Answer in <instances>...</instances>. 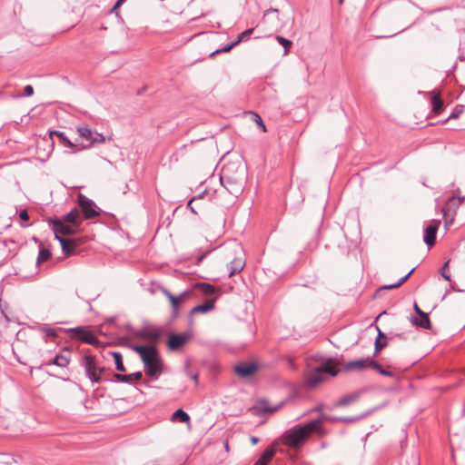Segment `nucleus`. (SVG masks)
<instances>
[{"instance_id":"obj_1","label":"nucleus","mask_w":465,"mask_h":465,"mask_svg":"<svg viewBox=\"0 0 465 465\" xmlns=\"http://www.w3.org/2000/svg\"><path fill=\"white\" fill-rule=\"evenodd\" d=\"M220 181L229 193L239 196L243 192L246 181L245 166L237 163L226 164L222 170Z\"/></svg>"},{"instance_id":"obj_2","label":"nucleus","mask_w":465,"mask_h":465,"mask_svg":"<svg viewBox=\"0 0 465 465\" xmlns=\"http://www.w3.org/2000/svg\"><path fill=\"white\" fill-rule=\"evenodd\" d=\"M321 425L320 420H314L306 425H297L284 432L282 437V443L289 447H297L302 443Z\"/></svg>"},{"instance_id":"obj_3","label":"nucleus","mask_w":465,"mask_h":465,"mask_svg":"<svg viewBox=\"0 0 465 465\" xmlns=\"http://www.w3.org/2000/svg\"><path fill=\"white\" fill-rule=\"evenodd\" d=\"M338 373L339 370L335 366L334 360L328 358L321 366L307 371L305 373L306 385L311 388L315 387L323 381L325 374L335 377Z\"/></svg>"},{"instance_id":"obj_4","label":"nucleus","mask_w":465,"mask_h":465,"mask_svg":"<svg viewBox=\"0 0 465 465\" xmlns=\"http://www.w3.org/2000/svg\"><path fill=\"white\" fill-rule=\"evenodd\" d=\"M81 366L84 367L86 376L93 383L100 382V374L104 369L98 366L95 356L85 354L81 361Z\"/></svg>"},{"instance_id":"obj_5","label":"nucleus","mask_w":465,"mask_h":465,"mask_svg":"<svg viewBox=\"0 0 465 465\" xmlns=\"http://www.w3.org/2000/svg\"><path fill=\"white\" fill-rule=\"evenodd\" d=\"M144 365V372L147 376L157 379L162 368L161 360L157 349H153L142 360Z\"/></svg>"},{"instance_id":"obj_6","label":"nucleus","mask_w":465,"mask_h":465,"mask_svg":"<svg viewBox=\"0 0 465 465\" xmlns=\"http://www.w3.org/2000/svg\"><path fill=\"white\" fill-rule=\"evenodd\" d=\"M77 203L80 206L85 219H92L100 214V209L96 206L94 202L86 197L84 194H78Z\"/></svg>"},{"instance_id":"obj_7","label":"nucleus","mask_w":465,"mask_h":465,"mask_svg":"<svg viewBox=\"0 0 465 465\" xmlns=\"http://www.w3.org/2000/svg\"><path fill=\"white\" fill-rule=\"evenodd\" d=\"M76 131L79 136L90 144L92 143H103L105 141L104 136L102 134L93 131L88 125L83 124L76 127Z\"/></svg>"},{"instance_id":"obj_8","label":"nucleus","mask_w":465,"mask_h":465,"mask_svg":"<svg viewBox=\"0 0 465 465\" xmlns=\"http://www.w3.org/2000/svg\"><path fill=\"white\" fill-rule=\"evenodd\" d=\"M464 200L465 196L460 195V190L454 192L453 194L447 200L445 205L441 209L443 216H446L448 213L456 215L457 210L464 202Z\"/></svg>"},{"instance_id":"obj_9","label":"nucleus","mask_w":465,"mask_h":465,"mask_svg":"<svg viewBox=\"0 0 465 465\" xmlns=\"http://www.w3.org/2000/svg\"><path fill=\"white\" fill-rule=\"evenodd\" d=\"M278 9L269 8L267 9L262 15V24H266L268 25V29L270 30H280L282 28L283 25L280 21Z\"/></svg>"},{"instance_id":"obj_10","label":"nucleus","mask_w":465,"mask_h":465,"mask_svg":"<svg viewBox=\"0 0 465 465\" xmlns=\"http://www.w3.org/2000/svg\"><path fill=\"white\" fill-rule=\"evenodd\" d=\"M191 338L192 332L190 331L172 333L168 339V347L172 351H176L183 346Z\"/></svg>"},{"instance_id":"obj_11","label":"nucleus","mask_w":465,"mask_h":465,"mask_svg":"<svg viewBox=\"0 0 465 465\" xmlns=\"http://www.w3.org/2000/svg\"><path fill=\"white\" fill-rule=\"evenodd\" d=\"M54 236L72 235L75 232V227L72 224H65L60 220L54 221Z\"/></svg>"},{"instance_id":"obj_12","label":"nucleus","mask_w":465,"mask_h":465,"mask_svg":"<svg viewBox=\"0 0 465 465\" xmlns=\"http://www.w3.org/2000/svg\"><path fill=\"white\" fill-rule=\"evenodd\" d=\"M435 224H430L425 228L424 242L428 246H432L436 240V233L440 223V220H435Z\"/></svg>"},{"instance_id":"obj_13","label":"nucleus","mask_w":465,"mask_h":465,"mask_svg":"<svg viewBox=\"0 0 465 465\" xmlns=\"http://www.w3.org/2000/svg\"><path fill=\"white\" fill-rule=\"evenodd\" d=\"M71 331L76 333L82 341L92 345L97 342V338L94 335V333L89 331H85L83 327H75Z\"/></svg>"},{"instance_id":"obj_14","label":"nucleus","mask_w":465,"mask_h":465,"mask_svg":"<svg viewBox=\"0 0 465 465\" xmlns=\"http://www.w3.org/2000/svg\"><path fill=\"white\" fill-rule=\"evenodd\" d=\"M257 370L255 363H242L234 367V371L242 378H247L252 375Z\"/></svg>"},{"instance_id":"obj_15","label":"nucleus","mask_w":465,"mask_h":465,"mask_svg":"<svg viewBox=\"0 0 465 465\" xmlns=\"http://www.w3.org/2000/svg\"><path fill=\"white\" fill-rule=\"evenodd\" d=\"M372 360H373L372 358L367 357V358L351 361H349L346 363L345 369L346 370H355V369L362 370V369H366V368H371Z\"/></svg>"},{"instance_id":"obj_16","label":"nucleus","mask_w":465,"mask_h":465,"mask_svg":"<svg viewBox=\"0 0 465 465\" xmlns=\"http://www.w3.org/2000/svg\"><path fill=\"white\" fill-rule=\"evenodd\" d=\"M70 362V353L66 351V353L57 354L54 358L45 362V365H56L61 368H65Z\"/></svg>"},{"instance_id":"obj_17","label":"nucleus","mask_w":465,"mask_h":465,"mask_svg":"<svg viewBox=\"0 0 465 465\" xmlns=\"http://www.w3.org/2000/svg\"><path fill=\"white\" fill-rule=\"evenodd\" d=\"M54 237L60 242L62 251L65 255H71L74 252L75 244L72 240L65 239L61 235H56Z\"/></svg>"},{"instance_id":"obj_18","label":"nucleus","mask_w":465,"mask_h":465,"mask_svg":"<svg viewBox=\"0 0 465 465\" xmlns=\"http://www.w3.org/2000/svg\"><path fill=\"white\" fill-rule=\"evenodd\" d=\"M244 266H245V262H244V260L242 257L234 258L228 264V269H229V274L228 275H229V277H232L235 273L240 272L241 271H242Z\"/></svg>"},{"instance_id":"obj_19","label":"nucleus","mask_w":465,"mask_h":465,"mask_svg":"<svg viewBox=\"0 0 465 465\" xmlns=\"http://www.w3.org/2000/svg\"><path fill=\"white\" fill-rule=\"evenodd\" d=\"M410 322H411L412 325L422 329L429 330L431 327L430 321L427 313L419 317L412 316L410 319Z\"/></svg>"},{"instance_id":"obj_20","label":"nucleus","mask_w":465,"mask_h":465,"mask_svg":"<svg viewBox=\"0 0 465 465\" xmlns=\"http://www.w3.org/2000/svg\"><path fill=\"white\" fill-rule=\"evenodd\" d=\"M136 336L148 340L156 341L160 337V332L155 328H144L136 333Z\"/></svg>"},{"instance_id":"obj_21","label":"nucleus","mask_w":465,"mask_h":465,"mask_svg":"<svg viewBox=\"0 0 465 465\" xmlns=\"http://www.w3.org/2000/svg\"><path fill=\"white\" fill-rule=\"evenodd\" d=\"M64 222L74 225L75 228H78L81 224L80 213L74 208L71 212H69L64 218Z\"/></svg>"},{"instance_id":"obj_22","label":"nucleus","mask_w":465,"mask_h":465,"mask_svg":"<svg viewBox=\"0 0 465 465\" xmlns=\"http://www.w3.org/2000/svg\"><path fill=\"white\" fill-rule=\"evenodd\" d=\"M359 398V393L353 392L351 394H348L342 398H341L339 401H337L334 403V407H343L348 406L353 402H355Z\"/></svg>"},{"instance_id":"obj_23","label":"nucleus","mask_w":465,"mask_h":465,"mask_svg":"<svg viewBox=\"0 0 465 465\" xmlns=\"http://www.w3.org/2000/svg\"><path fill=\"white\" fill-rule=\"evenodd\" d=\"M431 105L432 111L435 114H439L442 110L443 103L441 101L440 93L439 91L434 90L432 92Z\"/></svg>"},{"instance_id":"obj_24","label":"nucleus","mask_w":465,"mask_h":465,"mask_svg":"<svg viewBox=\"0 0 465 465\" xmlns=\"http://www.w3.org/2000/svg\"><path fill=\"white\" fill-rule=\"evenodd\" d=\"M54 135H55L58 138L60 143L64 147L73 148L74 146V144L69 140L65 133L60 131H51L50 136L53 137Z\"/></svg>"},{"instance_id":"obj_25","label":"nucleus","mask_w":465,"mask_h":465,"mask_svg":"<svg viewBox=\"0 0 465 465\" xmlns=\"http://www.w3.org/2000/svg\"><path fill=\"white\" fill-rule=\"evenodd\" d=\"M189 294H190L189 291H184L179 296H175V298H172V301L170 302L172 304L173 313L174 316H176L178 314V309H179L180 302L184 301L188 297Z\"/></svg>"},{"instance_id":"obj_26","label":"nucleus","mask_w":465,"mask_h":465,"mask_svg":"<svg viewBox=\"0 0 465 465\" xmlns=\"http://www.w3.org/2000/svg\"><path fill=\"white\" fill-rule=\"evenodd\" d=\"M214 307V300H209L203 304L197 305L191 310L192 314L200 313V312H208L212 311Z\"/></svg>"},{"instance_id":"obj_27","label":"nucleus","mask_w":465,"mask_h":465,"mask_svg":"<svg viewBox=\"0 0 465 465\" xmlns=\"http://www.w3.org/2000/svg\"><path fill=\"white\" fill-rule=\"evenodd\" d=\"M274 455V450L272 448H267L256 461L255 465H267Z\"/></svg>"},{"instance_id":"obj_28","label":"nucleus","mask_w":465,"mask_h":465,"mask_svg":"<svg viewBox=\"0 0 465 465\" xmlns=\"http://www.w3.org/2000/svg\"><path fill=\"white\" fill-rule=\"evenodd\" d=\"M260 409L264 412H270L273 413L276 411H278L283 404V402H281L275 406H270L269 401L265 399L259 401L258 402Z\"/></svg>"},{"instance_id":"obj_29","label":"nucleus","mask_w":465,"mask_h":465,"mask_svg":"<svg viewBox=\"0 0 465 465\" xmlns=\"http://www.w3.org/2000/svg\"><path fill=\"white\" fill-rule=\"evenodd\" d=\"M131 348L133 351L137 352L139 354L141 360H143L149 353V351H153L156 347L153 346V345H150V346L133 345V346H131Z\"/></svg>"},{"instance_id":"obj_30","label":"nucleus","mask_w":465,"mask_h":465,"mask_svg":"<svg viewBox=\"0 0 465 465\" xmlns=\"http://www.w3.org/2000/svg\"><path fill=\"white\" fill-rule=\"evenodd\" d=\"M414 271H415V268H412L406 275L402 276L398 281V282L393 283V284L385 285V286L382 287V289L391 290V289H394V288L400 287L401 285H402L410 278V276L412 274V272Z\"/></svg>"},{"instance_id":"obj_31","label":"nucleus","mask_w":465,"mask_h":465,"mask_svg":"<svg viewBox=\"0 0 465 465\" xmlns=\"http://www.w3.org/2000/svg\"><path fill=\"white\" fill-rule=\"evenodd\" d=\"M173 420H180L181 422H187L190 420V417L189 415L183 411L182 409H179L177 411H175L173 413Z\"/></svg>"},{"instance_id":"obj_32","label":"nucleus","mask_w":465,"mask_h":465,"mask_svg":"<svg viewBox=\"0 0 465 465\" xmlns=\"http://www.w3.org/2000/svg\"><path fill=\"white\" fill-rule=\"evenodd\" d=\"M113 357L114 360L116 370L119 371H124V366L123 362L122 354L120 352H113Z\"/></svg>"},{"instance_id":"obj_33","label":"nucleus","mask_w":465,"mask_h":465,"mask_svg":"<svg viewBox=\"0 0 465 465\" xmlns=\"http://www.w3.org/2000/svg\"><path fill=\"white\" fill-rule=\"evenodd\" d=\"M276 40H277V42L281 45L283 46V48H284V54H287L289 53V51H290L291 46H292V42L289 39H287V38H285L283 36H280V35L276 36Z\"/></svg>"},{"instance_id":"obj_34","label":"nucleus","mask_w":465,"mask_h":465,"mask_svg":"<svg viewBox=\"0 0 465 465\" xmlns=\"http://www.w3.org/2000/svg\"><path fill=\"white\" fill-rule=\"evenodd\" d=\"M371 368L377 371L379 373H381L383 376L391 377L393 375L392 372L384 370L379 363H377L373 360H372Z\"/></svg>"},{"instance_id":"obj_35","label":"nucleus","mask_w":465,"mask_h":465,"mask_svg":"<svg viewBox=\"0 0 465 465\" xmlns=\"http://www.w3.org/2000/svg\"><path fill=\"white\" fill-rule=\"evenodd\" d=\"M199 288L206 295H212L215 292L214 287L208 283H201L199 284Z\"/></svg>"},{"instance_id":"obj_36","label":"nucleus","mask_w":465,"mask_h":465,"mask_svg":"<svg viewBox=\"0 0 465 465\" xmlns=\"http://www.w3.org/2000/svg\"><path fill=\"white\" fill-rule=\"evenodd\" d=\"M51 253L46 249H40L37 257V262H42L49 259Z\"/></svg>"},{"instance_id":"obj_37","label":"nucleus","mask_w":465,"mask_h":465,"mask_svg":"<svg viewBox=\"0 0 465 465\" xmlns=\"http://www.w3.org/2000/svg\"><path fill=\"white\" fill-rule=\"evenodd\" d=\"M235 45H237V44L234 42L231 43V44H227L225 45L223 48L221 49H217L215 51H213L210 56H214L215 54H219V53H222V52H229L232 47H234Z\"/></svg>"},{"instance_id":"obj_38","label":"nucleus","mask_w":465,"mask_h":465,"mask_svg":"<svg viewBox=\"0 0 465 465\" xmlns=\"http://www.w3.org/2000/svg\"><path fill=\"white\" fill-rule=\"evenodd\" d=\"M253 30H254V28H249V29L243 31L242 34H240L237 36L235 43L238 45L240 42H242L244 39H246L247 37H249L252 34Z\"/></svg>"},{"instance_id":"obj_39","label":"nucleus","mask_w":465,"mask_h":465,"mask_svg":"<svg viewBox=\"0 0 465 465\" xmlns=\"http://www.w3.org/2000/svg\"><path fill=\"white\" fill-rule=\"evenodd\" d=\"M114 378L118 381H121V382H124V383H130L131 382V375H124V374L116 373V374H114Z\"/></svg>"},{"instance_id":"obj_40","label":"nucleus","mask_w":465,"mask_h":465,"mask_svg":"<svg viewBox=\"0 0 465 465\" xmlns=\"http://www.w3.org/2000/svg\"><path fill=\"white\" fill-rule=\"evenodd\" d=\"M386 341H381L380 339H376L375 341V354L380 351L382 348L386 347Z\"/></svg>"},{"instance_id":"obj_41","label":"nucleus","mask_w":465,"mask_h":465,"mask_svg":"<svg viewBox=\"0 0 465 465\" xmlns=\"http://www.w3.org/2000/svg\"><path fill=\"white\" fill-rule=\"evenodd\" d=\"M33 94H34V88L32 85L28 84V85L25 86L23 94H19L18 97L31 96V95H33Z\"/></svg>"},{"instance_id":"obj_42","label":"nucleus","mask_w":465,"mask_h":465,"mask_svg":"<svg viewBox=\"0 0 465 465\" xmlns=\"http://www.w3.org/2000/svg\"><path fill=\"white\" fill-rule=\"evenodd\" d=\"M443 217L445 219L444 226L446 229H448V227L452 224L455 214L448 213L446 216Z\"/></svg>"},{"instance_id":"obj_43","label":"nucleus","mask_w":465,"mask_h":465,"mask_svg":"<svg viewBox=\"0 0 465 465\" xmlns=\"http://www.w3.org/2000/svg\"><path fill=\"white\" fill-rule=\"evenodd\" d=\"M362 416H357V417H341L339 418V420L340 421H342V422H354V421H358L359 420H361Z\"/></svg>"},{"instance_id":"obj_44","label":"nucleus","mask_w":465,"mask_h":465,"mask_svg":"<svg viewBox=\"0 0 465 465\" xmlns=\"http://www.w3.org/2000/svg\"><path fill=\"white\" fill-rule=\"evenodd\" d=\"M254 121L255 123L258 124V126L263 131L265 132L266 131V127L265 125L263 124L262 123V120L261 118V116L257 114H254Z\"/></svg>"},{"instance_id":"obj_45","label":"nucleus","mask_w":465,"mask_h":465,"mask_svg":"<svg viewBox=\"0 0 465 465\" xmlns=\"http://www.w3.org/2000/svg\"><path fill=\"white\" fill-rule=\"evenodd\" d=\"M45 336L47 337H54L56 336V331L53 328H46L44 330Z\"/></svg>"},{"instance_id":"obj_46","label":"nucleus","mask_w":465,"mask_h":465,"mask_svg":"<svg viewBox=\"0 0 465 465\" xmlns=\"http://www.w3.org/2000/svg\"><path fill=\"white\" fill-rule=\"evenodd\" d=\"M19 218L22 220V221H25L26 222L28 219H29V216H28V213L26 210H22L20 213H19Z\"/></svg>"},{"instance_id":"obj_47","label":"nucleus","mask_w":465,"mask_h":465,"mask_svg":"<svg viewBox=\"0 0 465 465\" xmlns=\"http://www.w3.org/2000/svg\"><path fill=\"white\" fill-rule=\"evenodd\" d=\"M163 293L170 302L172 301V298H175V296L167 289H163Z\"/></svg>"},{"instance_id":"obj_48","label":"nucleus","mask_w":465,"mask_h":465,"mask_svg":"<svg viewBox=\"0 0 465 465\" xmlns=\"http://www.w3.org/2000/svg\"><path fill=\"white\" fill-rule=\"evenodd\" d=\"M163 293L170 302L172 301V298H175V296L167 289H163Z\"/></svg>"},{"instance_id":"obj_49","label":"nucleus","mask_w":465,"mask_h":465,"mask_svg":"<svg viewBox=\"0 0 465 465\" xmlns=\"http://www.w3.org/2000/svg\"><path fill=\"white\" fill-rule=\"evenodd\" d=\"M201 197H202V195H201V194H199V195L197 196V198H201ZM195 199H196V197H193V199H191V200L188 202V203H187L188 208H190V209H191V211H192L193 213H196V211H195V210H194V208L193 207L192 203H193V202Z\"/></svg>"},{"instance_id":"obj_50","label":"nucleus","mask_w":465,"mask_h":465,"mask_svg":"<svg viewBox=\"0 0 465 465\" xmlns=\"http://www.w3.org/2000/svg\"><path fill=\"white\" fill-rule=\"evenodd\" d=\"M413 307H414V311H415V312L417 313V315H418V316H421V315L425 314V312H422V311L420 309V307L418 306V304H417L416 302L414 303V306H413Z\"/></svg>"},{"instance_id":"obj_51","label":"nucleus","mask_w":465,"mask_h":465,"mask_svg":"<svg viewBox=\"0 0 465 465\" xmlns=\"http://www.w3.org/2000/svg\"><path fill=\"white\" fill-rule=\"evenodd\" d=\"M142 372L141 371H136V372H134L133 374H131V379L134 377L135 380H140L142 379Z\"/></svg>"},{"instance_id":"obj_52","label":"nucleus","mask_w":465,"mask_h":465,"mask_svg":"<svg viewBox=\"0 0 465 465\" xmlns=\"http://www.w3.org/2000/svg\"><path fill=\"white\" fill-rule=\"evenodd\" d=\"M377 330H378V337H377V339L386 340V335L379 328H377Z\"/></svg>"},{"instance_id":"obj_53","label":"nucleus","mask_w":465,"mask_h":465,"mask_svg":"<svg viewBox=\"0 0 465 465\" xmlns=\"http://www.w3.org/2000/svg\"><path fill=\"white\" fill-rule=\"evenodd\" d=\"M440 274L442 276V278L445 280V281H448L450 282V276L443 272H440Z\"/></svg>"},{"instance_id":"obj_54","label":"nucleus","mask_w":465,"mask_h":465,"mask_svg":"<svg viewBox=\"0 0 465 465\" xmlns=\"http://www.w3.org/2000/svg\"><path fill=\"white\" fill-rule=\"evenodd\" d=\"M339 418L340 417H324L325 420H331V421H340Z\"/></svg>"},{"instance_id":"obj_55","label":"nucleus","mask_w":465,"mask_h":465,"mask_svg":"<svg viewBox=\"0 0 465 465\" xmlns=\"http://www.w3.org/2000/svg\"><path fill=\"white\" fill-rule=\"evenodd\" d=\"M190 378L193 379L195 383H198V375L197 374H190Z\"/></svg>"},{"instance_id":"obj_56","label":"nucleus","mask_w":465,"mask_h":465,"mask_svg":"<svg viewBox=\"0 0 465 465\" xmlns=\"http://www.w3.org/2000/svg\"><path fill=\"white\" fill-rule=\"evenodd\" d=\"M124 2V0H117L114 8H117L118 6H120Z\"/></svg>"},{"instance_id":"obj_57","label":"nucleus","mask_w":465,"mask_h":465,"mask_svg":"<svg viewBox=\"0 0 465 465\" xmlns=\"http://www.w3.org/2000/svg\"><path fill=\"white\" fill-rule=\"evenodd\" d=\"M251 441H252V444H256V443L258 442V438H256V437L252 436V437L251 438Z\"/></svg>"},{"instance_id":"obj_58","label":"nucleus","mask_w":465,"mask_h":465,"mask_svg":"<svg viewBox=\"0 0 465 465\" xmlns=\"http://www.w3.org/2000/svg\"><path fill=\"white\" fill-rule=\"evenodd\" d=\"M449 262H450V261H447V262L443 264V266H442V268H441V272H442L443 270H445V269L448 267Z\"/></svg>"},{"instance_id":"obj_59","label":"nucleus","mask_w":465,"mask_h":465,"mask_svg":"<svg viewBox=\"0 0 465 465\" xmlns=\"http://www.w3.org/2000/svg\"><path fill=\"white\" fill-rule=\"evenodd\" d=\"M456 117H458V114H457V113H452V114L449 116V118H456Z\"/></svg>"},{"instance_id":"obj_60","label":"nucleus","mask_w":465,"mask_h":465,"mask_svg":"<svg viewBox=\"0 0 465 465\" xmlns=\"http://www.w3.org/2000/svg\"><path fill=\"white\" fill-rule=\"evenodd\" d=\"M450 288L454 290V288L450 285ZM456 292H463L462 290L460 289H455Z\"/></svg>"},{"instance_id":"obj_61","label":"nucleus","mask_w":465,"mask_h":465,"mask_svg":"<svg viewBox=\"0 0 465 465\" xmlns=\"http://www.w3.org/2000/svg\"><path fill=\"white\" fill-rule=\"evenodd\" d=\"M412 460H412V461H413V464H412V465H417V460H416V459H415V458H413Z\"/></svg>"},{"instance_id":"obj_62","label":"nucleus","mask_w":465,"mask_h":465,"mask_svg":"<svg viewBox=\"0 0 465 465\" xmlns=\"http://www.w3.org/2000/svg\"><path fill=\"white\" fill-rule=\"evenodd\" d=\"M341 2H342V0H340V3H341Z\"/></svg>"}]
</instances>
